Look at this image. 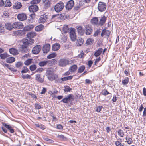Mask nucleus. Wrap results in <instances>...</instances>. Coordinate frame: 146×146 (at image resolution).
Instances as JSON below:
<instances>
[{
    "instance_id": "72a5a7b5",
    "label": "nucleus",
    "mask_w": 146,
    "mask_h": 146,
    "mask_svg": "<svg viewBox=\"0 0 146 146\" xmlns=\"http://www.w3.org/2000/svg\"><path fill=\"white\" fill-rule=\"evenodd\" d=\"M85 68V66L84 65L80 66L78 70L77 73H82L84 71Z\"/></svg>"
},
{
    "instance_id": "9d476101",
    "label": "nucleus",
    "mask_w": 146,
    "mask_h": 146,
    "mask_svg": "<svg viewBox=\"0 0 146 146\" xmlns=\"http://www.w3.org/2000/svg\"><path fill=\"white\" fill-rule=\"evenodd\" d=\"M29 9L31 12L34 13L36 12L38 9V6L35 5L31 4V5L29 7Z\"/></svg>"
},
{
    "instance_id": "052dcab7",
    "label": "nucleus",
    "mask_w": 146,
    "mask_h": 146,
    "mask_svg": "<svg viewBox=\"0 0 146 146\" xmlns=\"http://www.w3.org/2000/svg\"><path fill=\"white\" fill-rule=\"evenodd\" d=\"M29 94L31 95L32 98H35V99H37V98L35 94L32 93H29Z\"/></svg>"
},
{
    "instance_id": "4468645a",
    "label": "nucleus",
    "mask_w": 146,
    "mask_h": 146,
    "mask_svg": "<svg viewBox=\"0 0 146 146\" xmlns=\"http://www.w3.org/2000/svg\"><path fill=\"white\" fill-rule=\"evenodd\" d=\"M43 4L45 9H46L50 6L51 0H42Z\"/></svg>"
},
{
    "instance_id": "5fc2aeb1",
    "label": "nucleus",
    "mask_w": 146,
    "mask_h": 146,
    "mask_svg": "<svg viewBox=\"0 0 146 146\" xmlns=\"http://www.w3.org/2000/svg\"><path fill=\"white\" fill-rule=\"evenodd\" d=\"M115 144L116 146H124L123 144H122L119 141H117L115 142Z\"/></svg>"
},
{
    "instance_id": "b1692460",
    "label": "nucleus",
    "mask_w": 146,
    "mask_h": 146,
    "mask_svg": "<svg viewBox=\"0 0 146 146\" xmlns=\"http://www.w3.org/2000/svg\"><path fill=\"white\" fill-rule=\"evenodd\" d=\"M77 69V66L76 65L74 64L71 66L69 69V71L71 73L74 72Z\"/></svg>"
},
{
    "instance_id": "c756f323",
    "label": "nucleus",
    "mask_w": 146,
    "mask_h": 146,
    "mask_svg": "<svg viewBox=\"0 0 146 146\" xmlns=\"http://www.w3.org/2000/svg\"><path fill=\"white\" fill-rule=\"evenodd\" d=\"M44 28V26L42 24H40L37 26L35 28V30L37 31H41Z\"/></svg>"
},
{
    "instance_id": "a19ab883",
    "label": "nucleus",
    "mask_w": 146,
    "mask_h": 146,
    "mask_svg": "<svg viewBox=\"0 0 146 146\" xmlns=\"http://www.w3.org/2000/svg\"><path fill=\"white\" fill-rule=\"evenodd\" d=\"M102 94L103 95L106 96L110 93L107 91V90L105 89H104L102 90L101 92Z\"/></svg>"
},
{
    "instance_id": "8fccbe9b",
    "label": "nucleus",
    "mask_w": 146,
    "mask_h": 146,
    "mask_svg": "<svg viewBox=\"0 0 146 146\" xmlns=\"http://www.w3.org/2000/svg\"><path fill=\"white\" fill-rule=\"evenodd\" d=\"M41 1V0H33L30 2L31 4L35 5Z\"/></svg>"
},
{
    "instance_id": "aec40b11",
    "label": "nucleus",
    "mask_w": 146,
    "mask_h": 146,
    "mask_svg": "<svg viewBox=\"0 0 146 146\" xmlns=\"http://www.w3.org/2000/svg\"><path fill=\"white\" fill-rule=\"evenodd\" d=\"M60 48V45L59 44L56 43L54 44L52 46V49L53 50L56 51L58 50Z\"/></svg>"
},
{
    "instance_id": "37998d69",
    "label": "nucleus",
    "mask_w": 146,
    "mask_h": 146,
    "mask_svg": "<svg viewBox=\"0 0 146 146\" xmlns=\"http://www.w3.org/2000/svg\"><path fill=\"white\" fill-rule=\"evenodd\" d=\"M8 56V55L6 53H4L0 54V57L2 59H4Z\"/></svg>"
},
{
    "instance_id": "20e7f679",
    "label": "nucleus",
    "mask_w": 146,
    "mask_h": 146,
    "mask_svg": "<svg viewBox=\"0 0 146 146\" xmlns=\"http://www.w3.org/2000/svg\"><path fill=\"white\" fill-rule=\"evenodd\" d=\"M75 29L71 28L70 30V36L71 40L74 41L76 40V36L75 32Z\"/></svg>"
},
{
    "instance_id": "6e6d98bb",
    "label": "nucleus",
    "mask_w": 146,
    "mask_h": 146,
    "mask_svg": "<svg viewBox=\"0 0 146 146\" xmlns=\"http://www.w3.org/2000/svg\"><path fill=\"white\" fill-rule=\"evenodd\" d=\"M100 29H97L95 32L94 33V36H97L99 34V33H100V32H101V31H100Z\"/></svg>"
},
{
    "instance_id": "e433bc0d",
    "label": "nucleus",
    "mask_w": 146,
    "mask_h": 146,
    "mask_svg": "<svg viewBox=\"0 0 146 146\" xmlns=\"http://www.w3.org/2000/svg\"><path fill=\"white\" fill-rule=\"evenodd\" d=\"M21 77L23 79H30L31 78L30 75L28 74H22L21 75Z\"/></svg>"
},
{
    "instance_id": "49530a36",
    "label": "nucleus",
    "mask_w": 146,
    "mask_h": 146,
    "mask_svg": "<svg viewBox=\"0 0 146 146\" xmlns=\"http://www.w3.org/2000/svg\"><path fill=\"white\" fill-rule=\"evenodd\" d=\"M93 40L92 39L89 38L87 40L86 43L87 45H91L93 42Z\"/></svg>"
},
{
    "instance_id": "0eeeda50",
    "label": "nucleus",
    "mask_w": 146,
    "mask_h": 146,
    "mask_svg": "<svg viewBox=\"0 0 146 146\" xmlns=\"http://www.w3.org/2000/svg\"><path fill=\"white\" fill-rule=\"evenodd\" d=\"M69 61L68 60L66 59H60L59 62V65L61 67L65 66L68 64Z\"/></svg>"
},
{
    "instance_id": "c85d7f7f",
    "label": "nucleus",
    "mask_w": 146,
    "mask_h": 146,
    "mask_svg": "<svg viewBox=\"0 0 146 146\" xmlns=\"http://www.w3.org/2000/svg\"><path fill=\"white\" fill-rule=\"evenodd\" d=\"M83 40L81 38H79L77 39L76 42L77 46H80L83 44Z\"/></svg>"
},
{
    "instance_id": "09e8293b",
    "label": "nucleus",
    "mask_w": 146,
    "mask_h": 146,
    "mask_svg": "<svg viewBox=\"0 0 146 146\" xmlns=\"http://www.w3.org/2000/svg\"><path fill=\"white\" fill-rule=\"evenodd\" d=\"M61 14H56V15H53L51 18V19L53 20L54 19H56L60 17V16H61Z\"/></svg>"
},
{
    "instance_id": "9b49d317",
    "label": "nucleus",
    "mask_w": 146,
    "mask_h": 146,
    "mask_svg": "<svg viewBox=\"0 0 146 146\" xmlns=\"http://www.w3.org/2000/svg\"><path fill=\"white\" fill-rule=\"evenodd\" d=\"M18 19L21 21H23L26 20L27 19V16L24 13L19 14L17 16Z\"/></svg>"
},
{
    "instance_id": "69168bd1",
    "label": "nucleus",
    "mask_w": 146,
    "mask_h": 146,
    "mask_svg": "<svg viewBox=\"0 0 146 146\" xmlns=\"http://www.w3.org/2000/svg\"><path fill=\"white\" fill-rule=\"evenodd\" d=\"M84 55V52L83 51H81L80 52V53L78 55V57L80 58H82Z\"/></svg>"
},
{
    "instance_id": "473e14b6",
    "label": "nucleus",
    "mask_w": 146,
    "mask_h": 146,
    "mask_svg": "<svg viewBox=\"0 0 146 146\" xmlns=\"http://www.w3.org/2000/svg\"><path fill=\"white\" fill-rule=\"evenodd\" d=\"M73 77V76H71L62 78H61V82H62V81H65L71 80L72 78Z\"/></svg>"
},
{
    "instance_id": "4d7b16f0",
    "label": "nucleus",
    "mask_w": 146,
    "mask_h": 146,
    "mask_svg": "<svg viewBox=\"0 0 146 146\" xmlns=\"http://www.w3.org/2000/svg\"><path fill=\"white\" fill-rule=\"evenodd\" d=\"M46 21V20L44 18L42 17H40L39 20V22L42 23H44Z\"/></svg>"
},
{
    "instance_id": "864d4df0",
    "label": "nucleus",
    "mask_w": 146,
    "mask_h": 146,
    "mask_svg": "<svg viewBox=\"0 0 146 146\" xmlns=\"http://www.w3.org/2000/svg\"><path fill=\"white\" fill-rule=\"evenodd\" d=\"M23 65V63H21L20 62H19L16 63L15 66L17 68H19L22 66Z\"/></svg>"
},
{
    "instance_id": "ea45409f",
    "label": "nucleus",
    "mask_w": 146,
    "mask_h": 146,
    "mask_svg": "<svg viewBox=\"0 0 146 146\" xmlns=\"http://www.w3.org/2000/svg\"><path fill=\"white\" fill-rule=\"evenodd\" d=\"M129 78L128 77H126L125 79L122 81V83L123 85H127L129 82Z\"/></svg>"
},
{
    "instance_id": "338daca9",
    "label": "nucleus",
    "mask_w": 146,
    "mask_h": 146,
    "mask_svg": "<svg viewBox=\"0 0 146 146\" xmlns=\"http://www.w3.org/2000/svg\"><path fill=\"white\" fill-rule=\"evenodd\" d=\"M93 64V62L92 60H89L88 62V65L89 67H91Z\"/></svg>"
},
{
    "instance_id": "2f4dec72",
    "label": "nucleus",
    "mask_w": 146,
    "mask_h": 146,
    "mask_svg": "<svg viewBox=\"0 0 146 146\" xmlns=\"http://www.w3.org/2000/svg\"><path fill=\"white\" fill-rule=\"evenodd\" d=\"M11 5V3L10 1L9 0H6L4 1V5L3 6L5 7H10Z\"/></svg>"
},
{
    "instance_id": "f3484780",
    "label": "nucleus",
    "mask_w": 146,
    "mask_h": 146,
    "mask_svg": "<svg viewBox=\"0 0 146 146\" xmlns=\"http://www.w3.org/2000/svg\"><path fill=\"white\" fill-rule=\"evenodd\" d=\"M107 17L103 15L100 19L99 24L101 26H102L105 23Z\"/></svg>"
},
{
    "instance_id": "a18cd8bd",
    "label": "nucleus",
    "mask_w": 146,
    "mask_h": 146,
    "mask_svg": "<svg viewBox=\"0 0 146 146\" xmlns=\"http://www.w3.org/2000/svg\"><path fill=\"white\" fill-rule=\"evenodd\" d=\"M118 135L121 137H123L124 136V132L121 129H119L117 131Z\"/></svg>"
},
{
    "instance_id": "39448f33",
    "label": "nucleus",
    "mask_w": 146,
    "mask_h": 146,
    "mask_svg": "<svg viewBox=\"0 0 146 146\" xmlns=\"http://www.w3.org/2000/svg\"><path fill=\"white\" fill-rule=\"evenodd\" d=\"M74 100L73 95L72 94H69L67 95L65 98H63L61 101L64 103H68L70 100L72 101Z\"/></svg>"
},
{
    "instance_id": "774afa93",
    "label": "nucleus",
    "mask_w": 146,
    "mask_h": 146,
    "mask_svg": "<svg viewBox=\"0 0 146 146\" xmlns=\"http://www.w3.org/2000/svg\"><path fill=\"white\" fill-rule=\"evenodd\" d=\"M143 95L146 96V88L145 87L143 88Z\"/></svg>"
},
{
    "instance_id": "6ab92c4d",
    "label": "nucleus",
    "mask_w": 146,
    "mask_h": 146,
    "mask_svg": "<svg viewBox=\"0 0 146 146\" xmlns=\"http://www.w3.org/2000/svg\"><path fill=\"white\" fill-rule=\"evenodd\" d=\"M27 36L29 39H32V38H33L36 36V34L35 32H31L28 33L27 34Z\"/></svg>"
},
{
    "instance_id": "c03bdc74",
    "label": "nucleus",
    "mask_w": 146,
    "mask_h": 146,
    "mask_svg": "<svg viewBox=\"0 0 146 146\" xmlns=\"http://www.w3.org/2000/svg\"><path fill=\"white\" fill-rule=\"evenodd\" d=\"M35 125L36 127H39L42 130H44L45 129V126L42 124H36Z\"/></svg>"
},
{
    "instance_id": "13d9d810",
    "label": "nucleus",
    "mask_w": 146,
    "mask_h": 146,
    "mask_svg": "<svg viewBox=\"0 0 146 146\" xmlns=\"http://www.w3.org/2000/svg\"><path fill=\"white\" fill-rule=\"evenodd\" d=\"M35 107L36 109L38 110L40 109L41 108V106L38 104H35Z\"/></svg>"
},
{
    "instance_id": "a878e982",
    "label": "nucleus",
    "mask_w": 146,
    "mask_h": 146,
    "mask_svg": "<svg viewBox=\"0 0 146 146\" xmlns=\"http://www.w3.org/2000/svg\"><path fill=\"white\" fill-rule=\"evenodd\" d=\"M15 60V58L13 57H10L7 58L6 60V62L7 63H11L14 61Z\"/></svg>"
},
{
    "instance_id": "393cba45",
    "label": "nucleus",
    "mask_w": 146,
    "mask_h": 146,
    "mask_svg": "<svg viewBox=\"0 0 146 146\" xmlns=\"http://www.w3.org/2000/svg\"><path fill=\"white\" fill-rule=\"evenodd\" d=\"M22 5L21 3L19 2L15 3L13 6V7L14 9H19L21 7Z\"/></svg>"
},
{
    "instance_id": "bf43d9fd",
    "label": "nucleus",
    "mask_w": 146,
    "mask_h": 146,
    "mask_svg": "<svg viewBox=\"0 0 146 146\" xmlns=\"http://www.w3.org/2000/svg\"><path fill=\"white\" fill-rule=\"evenodd\" d=\"M28 72H29V70L28 68H26V69H23V70L21 71V73H27Z\"/></svg>"
},
{
    "instance_id": "3c124183",
    "label": "nucleus",
    "mask_w": 146,
    "mask_h": 146,
    "mask_svg": "<svg viewBox=\"0 0 146 146\" xmlns=\"http://www.w3.org/2000/svg\"><path fill=\"white\" fill-rule=\"evenodd\" d=\"M32 59H28L25 61L24 64L25 65H29L31 64L32 62Z\"/></svg>"
},
{
    "instance_id": "f704fd0d",
    "label": "nucleus",
    "mask_w": 146,
    "mask_h": 146,
    "mask_svg": "<svg viewBox=\"0 0 146 146\" xmlns=\"http://www.w3.org/2000/svg\"><path fill=\"white\" fill-rule=\"evenodd\" d=\"M46 76L52 75L53 74V70L51 69H48L46 70Z\"/></svg>"
},
{
    "instance_id": "e2e57ef3",
    "label": "nucleus",
    "mask_w": 146,
    "mask_h": 146,
    "mask_svg": "<svg viewBox=\"0 0 146 146\" xmlns=\"http://www.w3.org/2000/svg\"><path fill=\"white\" fill-rule=\"evenodd\" d=\"M80 7V5L79 4H78L74 7V9L75 11H77L79 9Z\"/></svg>"
},
{
    "instance_id": "7c9ffc66",
    "label": "nucleus",
    "mask_w": 146,
    "mask_h": 146,
    "mask_svg": "<svg viewBox=\"0 0 146 146\" xmlns=\"http://www.w3.org/2000/svg\"><path fill=\"white\" fill-rule=\"evenodd\" d=\"M102 48H99L98 50L96 51L94 54V56L96 57L99 56L102 52Z\"/></svg>"
},
{
    "instance_id": "f03ea898",
    "label": "nucleus",
    "mask_w": 146,
    "mask_h": 146,
    "mask_svg": "<svg viewBox=\"0 0 146 146\" xmlns=\"http://www.w3.org/2000/svg\"><path fill=\"white\" fill-rule=\"evenodd\" d=\"M64 7V3L61 1L59 2L55 6V10L56 12H59L62 10Z\"/></svg>"
},
{
    "instance_id": "7ed1b4c3",
    "label": "nucleus",
    "mask_w": 146,
    "mask_h": 146,
    "mask_svg": "<svg viewBox=\"0 0 146 146\" xmlns=\"http://www.w3.org/2000/svg\"><path fill=\"white\" fill-rule=\"evenodd\" d=\"M106 4L104 2L100 1L98 4V10L101 12L104 11L106 9Z\"/></svg>"
},
{
    "instance_id": "ddd939ff",
    "label": "nucleus",
    "mask_w": 146,
    "mask_h": 146,
    "mask_svg": "<svg viewBox=\"0 0 146 146\" xmlns=\"http://www.w3.org/2000/svg\"><path fill=\"white\" fill-rule=\"evenodd\" d=\"M13 28L16 29H21L23 26V24L20 22H15L13 23Z\"/></svg>"
},
{
    "instance_id": "423d86ee",
    "label": "nucleus",
    "mask_w": 146,
    "mask_h": 146,
    "mask_svg": "<svg viewBox=\"0 0 146 146\" xmlns=\"http://www.w3.org/2000/svg\"><path fill=\"white\" fill-rule=\"evenodd\" d=\"M84 27V31L86 34L87 35H91L93 31L91 26L89 25H86Z\"/></svg>"
},
{
    "instance_id": "0e129e2a",
    "label": "nucleus",
    "mask_w": 146,
    "mask_h": 146,
    "mask_svg": "<svg viewBox=\"0 0 146 146\" xmlns=\"http://www.w3.org/2000/svg\"><path fill=\"white\" fill-rule=\"evenodd\" d=\"M46 89L45 88L43 87L42 90V91L40 93L41 94H44L46 92Z\"/></svg>"
},
{
    "instance_id": "680f3d73",
    "label": "nucleus",
    "mask_w": 146,
    "mask_h": 146,
    "mask_svg": "<svg viewBox=\"0 0 146 146\" xmlns=\"http://www.w3.org/2000/svg\"><path fill=\"white\" fill-rule=\"evenodd\" d=\"M111 33V31L109 30H106L105 35L108 37H109Z\"/></svg>"
},
{
    "instance_id": "c9c22d12",
    "label": "nucleus",
    "mask_w": 146,
    "mask_h": 146,
    "mask_svg": "<svg viewBox=\"0 0 146 146\" xmlns=\"http://www.w3.org/2000/svg\"><path fill=\"white\" fill-rule=\"evenodd\" d=\"M48 62V61H42L38 63V65L41 67L43 66L46 65Z\"/></svg>"
},
{
    "instance_id": "4be33fe9",
    "label": "nucleus",
    "mask_w": 146,
    "mask_h": 146,
    "mask_svg": "<svg viewBox=\"0 0 146 146\" xmlns=\"http://www.w3.org/2000/svg\"><path fill=\"white\" fill-rule=\"evenodd\" d=\"M25 32L23 29V30H20L17 31L15 32V34L19 36H21L25 34Z\"/></svg>"
},
{
    "instance_id": "f8f14e48",
    "label": "nucleus",
    "mask_w": 146,
    "mask_h": 146,
    "mask_svg": "<svg viewBox=\"0 0 146 146\" xmlns=\"http://www.w3.org/2000/svg\"><path fill=\"white\" fill-rule=\"evenodd\" d=\"M50 49V45L49 44H46L43 46L42 50L44 53L46 54L49 51Z\"/></svg>"
},
{
    "instance_id": "58836bf2",
    "label": "nucleus",
    "mask_w": 146,
    "mask_h": 146,
    "mask_svg": "<svg viewBox=\"0 0 146 146\" xmlns=\"http://www.w3.org/2000/svg\"><path fill=\"white\" fill-rule=\"evenodd\" d=\"M56 56V54L55 53H53L50 54L47 56V58L48 59H50L55 57Z\"/></svg>"
},
{
    "instance_id": "cd10ccee",
    "label": "nucleus",
    "mask_w": 146,
    "mask_h": 146,
    "mask_svg": "<svg viewBox=\"0 0 146 146\" xmlns=\"http://www.w3.org/2000/svg\"><path fill=\"white\" fill-rule=\"evenodd\" d=\"M98 20L97 17L93 18L91 20V22L92 24L94 25H97L98 24Z\"/></svg>"
},
{
    "instance_id": "a211bd4d",
    "label": "nucleus",
    "mask_w": 146,
    "mask_h": 146,
    "mask_svg": "<svg viewBox=\"0 0 146 146\" xmlns=\"http://www.w3.org/2000/svg\"><path fill=\"white\" fill-rule=\"evenodd\" d=\"M76 27L77 28L78 32L79 35H82L84 32V30H83L82 27L81 26H77Z\"/></svg>"
},
{
    "instance_id": "5701e85b",
    "label": "nucleus",
    "mask_w": 146,
    "mask_h": 146,
    "mask_svg": "<svg viewBox=\"0 0 146 146\" xmlns=\"http://www.w3.org/2000/svg\"><path fill=\"white\" fill-rule=\"evenodd\" d=\"M5 27L7 29L11 30L13 28V25L9 23H7L5 24Z\"/></svg>"
},
{
    "instance_id": "4c0bfd02",
    "label": "nucleus",
    "mask_w": 146,
    "mask_h": 146,
    "mask_svg": "<svg viewBox=\"0 0 146 146\" xmlns=\"http://www.w3.org/2000/svg\"><path fill=\"white\" fill-rule=\"evenodd\" d=\"M126 139L127 141L128 144H130L133 143V140L131 138L129 137V136H127L126 137Z\"/></svg>"
},
{
    "instance_id": "6e6552de",
    "label": "nucleus",
    "mask_w": 146,
    "mask_h": 146,
    "mask_svg": "<svg viewBox=\"0 0 146 146\" xmlns=\"http://www.w3.org/2000/svg\"><path fill=\"white\" fill-rule=\"evenodd\" d=\"M41 49V47L40 45H37L33 48L32 52L33 54H36L40 52Z\"/></svg>"
},
{
    "instance_id": "1a4fd4ad",
    "label": "nucleus",
    "mask_w": 146,
    "mask_h": 146,
    "mask_svg": "<svg viewBox=\"0 0 146 146\" xmlns=\"http://www.w3.org/2000/svg\"><path fill=\"white\" fill-rule=\"evenodd\" d=\"M74 5V2L73 0H70L65 5L66 9L68 10H70L72 9Z\"/></svg>"
},
{
    "instance_id": "79ce46f5",
    "label": "nucleus",
    "mask_w": 146,
    "mask_h": 146,
    "mask_svg": "<svg viewBox=\"0 0 146 146\" xmlns=\"http://www.w3.org/2000/svg\"><path fill=\"white\" fill-rule=\"evenodd\" d=\"M64 87L65 88L64 89V91L65 92H70L72 90V88L68 86H65Z\"/></svg>"
},
{
    "instance_id": "dca6fc26",
    "label": "nucleus",
    "mask_w": 146,
    "mask_h": 146,
    "mask_svg": "<svg viewBox=\"0 0 146 146\" xmlns=\"http://www.w3.org/2000/svg\"><path fill=\"white\" fill-rule=\"evenodd\" d=\"M35 79L38 82L42 83L44 81V76H43V78H42L41 77L40 75V74H36L35 76Z\"/></svg>"
},
{
    "instance_id": "bb28decb",
    "label": "nucleus",
    "mask_w": 146,
    "mask_h": 146,
    "mask_svg": "<svg viewBox=\"0 0 146 146\" xmlns=\"http://www.w3.org/2000/svg\"><path fill=\"white\" fill-rule=\"evenodd\" d=\"M9 51L10 54L14 55H16L18 53L17 50L14 48L9 49Z\"/></svg>"
},
{
    "instance_id": "412c9836",
    "label": "nucleus",
    "mask_w": 146,
    "mask_h": 146,
    "mask_svg": "<svg viewBox=\"0 0 146 146\" xmlns=\"http://www.w3.org/2000/svg\"><path fill=\"white\" fill-rule=\"evenodd\" d=\"M34 25L33 24L29 25L26 26L25 27H24L23 29L25 32V31H28L32 29L33 28H34Z\"/></svg>"
},
{
    "instance_id": "603ef678",
    "label": "nucleus",
    "mask_w": 146,
    "mask_h": 146,
    "mask_svg": "<svg viewBox=\"0 0 146 146\" xmlns=\"http://www.w3.org/2000/svg\"><path fill=\"white\" fill-rule=\"evenodd\" d=\"M102 108L103 106H99L96 107L95 111L97 112H100L101 111V109Z\"/></svg>"
},
{
    "instance_id": "2eb2a0df",
    "label": "nucleus",
    "mask_w": 146,
    "mask_h": 146,
    "mask_svg": "<svg viewBox=\"0 0 146 146\" xmlns=\"http://www.w3.org/2000/svg\"><path fill=\"white\" fill-rule=\"evenodd\" d=\"M3 125L9 130L11 133H14V131L12 127L9 125H8L5 123H2Z\"/></svg>"
},
{
    "instance_id": "f257e3e1",
    "label": "nucleus",
    "mask_w": 146,
    "mask_h": 146,
    "mask_svg": "<svg viewBox=\"0 0 146 146\" xmlns=\"http://www.w3.org/2000/svg\"><path fill=\"white\" fill-rule=\"evenodd\" d=\"M23 44L20 46L19 48V50L22 53H27L29 50L27 47L29 44L32 45L34 40L32 39L24 38L21 41Z\"/></svg>"
},
{
    "instance_id": "de8ad7c7",
    "label": "nucleus",
    "mask_w": 146,
    "mask_h": 146,
    "mask_svg": "<svg viewBox=\"0 0 146 146\" xmlns=\"http://www.w3.org/2000/svg\"><path fill=\"white\" fill-rule=\"evenodd\" d=\"M36 68V66L35 64H33L29 66V69L31 71H34Z\"/></svg>"
}]
</instances>
